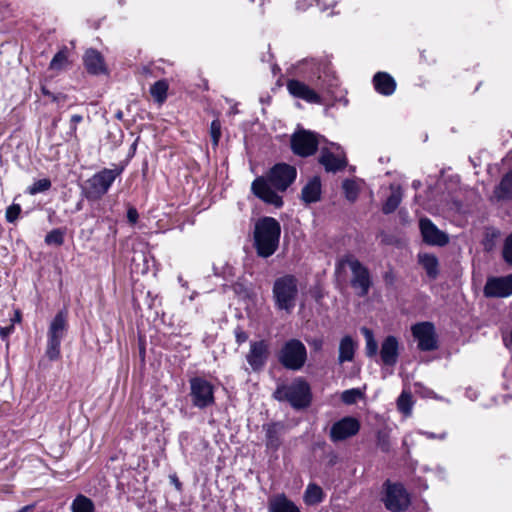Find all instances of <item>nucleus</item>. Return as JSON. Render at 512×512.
<instances>
[{"label":"nucleus","instance_id":"nucleus-28","mask_svg":"<svg viewBox=\"0 0 512 512\" xmlns=\"http://www.w3.org/2000/svg\"><path fill=\"white\" fill-rule=\"evenodd\" d=\"M494 195L500 200L512 198V170L503 176L499 185L494 190Z\"/></svg>","mask_w":512,"mask_h":512},{"label":"nucleus","instance_id":"nucleus-13","mask_svg":"<svg viewBox=\"0 0 512 512\" xmlns=\"http://www.w3.org/2000/svg\"><path fill=\"white\" fill-rule=\"evenodd\" d=\"M270 349L269 343L265 340L250 342V348L246 355V360L255 372L261 371L269 358Z\"/></svg>","mask_w":512,"mask_h":512},{"label":"nucleus","instance_id":"nucleus-30","mask_svg":"<svg viewBox=\"0 0 512 512\" xmlns=\"http://www.w3.org/2000/svg\"><path fill=\"white\" fill-rule=\"evenodd\" d=\"M72 512H95L93 501L83 494L77 495L71 503Z\"/></svg>","mask_w":512,"mask_h":512},{"label":"nucleus","instance_id":"nucleus-57","mask_svg":"<svg viewBox=\"0 0 512 512\" xmlns=\"http://www.w3.org/2000/svg\"><path fill=\"white\" fill-rule=\"evenodd\" d=\"M332 147H335L336 149H339L338 146H336L335 144H331Z\"/></svg>","mask_w":512,"mask_h":512},{"label":"nucleus","instance_id":"nucleus-17","mask_svg":"<svg viewBox=\"0 0 512 512\" xmlns=\"http://www.w3.org/2000/svg\"><path fill=\"white\" fill-rule=\"evenodd\" d=\"M286 86L289 93L295 98L312 104H321L322 102L321 96L304 82L291 79L287 81Z\"/></svg>","mask_w":512,"mask_h":512},{"label":"nucleus","instance_id":"nucleus-53","mask_svg":"<svg viewBox=\"0 0 512 512\" xmlns=\"http://www.w3.org/2000/svg\"><path fill=\"white\" fill-rule=\"evenodd\" d=\"M41 90L45 96L52 97L53 93H51L46 87H42Z\"/></svg>","mask_w":512,"mask_h":512},{"label":"nucleus","instance_id":"nucleus-26","mask_svg":"<svg viewBox=\"0 0 512 512\" xmlns=\"http://www.w3.org/2000/svg\"><path fill=\"white\" fill-rule=\"evenodd\" d=\"M266 431V446L269 449L277 450L281 445V430L282 425L279 423H272L263 426Z\"/></svg>","mask_w":512,"mask_h":512},{"label":"nucleus","instance_id":"nucleus-3","mask_svg":"<svg viewBox=\"0 0 512 512\" xmlns=\"http://www.w3.org/2000/svg\"><path fill=\"white\" fill-rule=\"evenodd\" d=\"M298 279L292 274L276 278L273 283L272 297L276 309L290 314L298 299Z\"/></svg>","mask_w":512,"mask_h":512},{"label":"nucleus","instance_id":"nucleus-39","mask_svg":"<svg viewBox=\"0 0 512 512\" xmlns=\"http://www.w3.org/2000/svg\"><path fill=\"white\" fill-rule=\"evenodd\" d=\"M210 136L212 139L213 146H218L219 139L221 137V123L219 120H213L210 125Z\"/></svg>","mask_w":512,"mask_h":512},{"label":"nucleus","instance_id":"nucleus-15","mask_svg":"<svg viewBox=\"0 0 512 512\" xmlns=\"http://www.w3.org/2000/svg\"><path fill=\"white\" fill-rule=\"evenodd\" d=\"M484 295L489 298H505L512 295V274L488 278L484 286Z\"/></svg>","mask_w":512,"mask_h":512},{"label":"nucleus","instance_id":"nucleus-11","mask_svg":"<svg viewBox=\"0 0 512 512\" xmlns=\"http://www.w3.org/2000/svg\"><path fill=\"white\" fill-rule=\"evenodd\" d=\"M386 493L383 499L385 507L391 512H401L408 508L410 498L405 488L399 483H385Z\"/></svg>","mask_w":512,"mask_h":512},{"label":"nucleus","instance_id":"nucleus-20","mask_svg":"<svg viewBox=\"0 0 512 512\" xmlns=\"http://www.w3.org/2000/svg\"><path fill=\"white\" fill-rule=\"evenodd\" d=\"M319 162L328 172H336L343 169L347 165V161L344 155H335L328 148H322Z\"/></svg>","mask_w":512,"mask_h":512},{"label":"nucleus","instance_id":"nucleus-52","mask_svg":"<svg viewBox=\"0 0 512 512\" xmlns=\"http://www.w3.org/2000/svg\"><path fill=\"white\" fill-rule=\"evenodd\" d=\"M34 506L33 505H27V506H24L22 507L19 511L17 512H32Z\"/></svg>","mask_w":512,"mask_h":512},{"label":"nucleus","instance_id":"nucleus-21","mask_svg":"<svg viewBox=\"0 0 512 512\" xmlns=\"http://www.w3.org/2000/svg\"><path fill=\"white\" fill-rule=\"evenodd\" d=\"M375 90L385 96L392 95L396 89V82L386 72H378L373 77Z\"/></svg>","mask_w":512,"mask_h":512},{"label":"nucleus","instance_id":"nucleus-14","mask_svg":"<svg viewBox=\"0 0 512 512\" xmlns=\"http://www.w3.org/2000/svg\"><path fill=\"white\" fill-rule=\"evenodd\" d=\"M360 430V422L351 416L335 422L330 429V439L333 442L346 440L356 435Z\"/></svg>","mask_w":512,"mask_h":512},{"label":"nucleus","instance_id":"nucleus-7","mask_svg":"<svg viewBox=\"0 0 512 512\" xmlns=\"http://www.w3.org/2000/svg\"><path fill=\"white\" fill-rule=\"evenodd\" d=\"M122 173V168H104L87 180L85 196L90 200L100 199L107 193L115 179Z\"/></svg>","mask_w":512,"mask_h":512},{"label":"nucleus","instance_id":"nucleus-40","mask_svg":"<svg viewBox=\"0 0 512 512\" xmlns=\"http://www.w3.org/2000/svg\"><path fill=\"white\" fill-rule=\"evenodd\" d=\"M377 446L381 449L383 452H388L390 449V440L388 433L384 431H379L377 433Z\"/></svg>","mask_w":512,"mask_h":512},{"label":"nucleus","instance_id":"nucleus-33","mask_svg":"<svg viewBox=\"0 0 512 512\" xmlns=\"http://www.w3.org/2000/svg\"><path fill=\"white\" fill-rule=\"evenodd\" d=\"M361 332L364 335L365 341H366V347H365L366 355L368 357L375 356L378 351V344L374 338L373 332L366 327H362Z\"/></svg>","mask_w":512,"mask_h":512},{"label":"nucleus","instance_id":"nucleus-42","mask_svg":"<svg viewBox=\"0 0 512 512\" xmlns=\"http://www.w3.org/2000/svg\"><path fill=\"white\" fill-rule=\"evenodd\" d=\"M21 212V207L18 204H13L9 206L6 210V219L8 222L13 223Z\"/></svg>","mask_w":512,"mask_h":512},{"label":"nucleus","instance_id":"nucleus-49","mask_svg":"<svg viewBox=\"0 0 512 512\" xmlns=\"http://www.w3.org/2000/svg\"><path fill=\"white\" fill-rule=\"evenodd\" d=\"M309 6L308 2L306 0H299L296 3V7L298 10H305Z\"/></svg>","mask_w":512,"mask_h":512},{"label":"nucleus","instance_id":"nucleus-8","mask_svg":"<svg viewBox=\"0 0 512 512\" xmlns=\"http://www.w3.org/2000/svg\"><path fill=\"white\" fill-rule=\"evenodd\" d=\"M278 360L286 369L300 370L307 360L305 345L298 339L288 340L280 349Z\"/></svg>","mask_w":512,"mask_h":512},{"label":"nucleus","instance_id":"nucleus-36","mask_svg":"<svg viewBox=\"0 0 512 512\" xmlns=\"http://www.w3.org/2000/svg\"><path fill=\"white\" fill-rule=\"evenodd\" d=\"M64 242V232L61 229H53L45 236L47 245L60 246Z\"/></svg>","mask_w":512,"mask_h":512},{"label":"nucleus","instance_id":"nucleus-27","mask_svg":"<svg viewBox=\"0 0 512 512\" xmlns=\"http://www.w3.org/2000/svg\"><path fill=\"white\" fill-rule=\"evenodd\" d=\"M390 190L391 194L382 206V211L384 214H390L394 212L400 205L403 198V192L400 186L391 185Z\"/></svg>","mask_w":512,"mask_h":512},{"label":"nucleus","instance_id":"nucleus-37","mask_svg":"<svg viewBox=\"0 0 512 512\" xmlns=\"http://www.w3.org/2000/svg\"><path fill=\"white\" fill-rule=\"evenodd\" d=\"M342 187L346 198L351 202L355 201L358 195L356 183L353 180L347 179L343 182Z\"/></svg>","mask_w":512,"mask_h":512},{"label":"nucleus","instance_id":"nucleus-25","mask_svg":"<svg viewBox=\"0 0 512 512\" xmlns=\"http://www.w3.org/2000/svg\"><path fill=\"white\" fill-rule=\"evenodd\" d=\"M418 261L426 271L427 276L434 280L439 275V262L435 255L429 253H420Z\"/></svg>","mask_w":512,"mask_h":512},{"label":"nucleus","instance_id":"nucleus-24","mask_svg":"<svg viewBox=\"0 0 512 512\" xmlns=\"http://www.w3.org/2000/svg\"><path fill=\"white\" fill-rule=\"evenodd\" d=\"M357 343L349 335L344 336L339 343L338 362H351L354 359Z\"/></svg>","mask_w":512,"mask_h":512},{"label":"nucleus","instance_id":"nucleus-47","mask_svg":"<svg viewBox=\"0 0 512 512\" xmlns=\"http://www.w3.org/2000/svg\"><path fill=\"white\" fill-rule=\"evenodd\" d=\"M82 119H83V118H82V116H81V115H78V114L73 115V116L71 117V120H70V121H71V130H72V132H73V133H75V132H76V125H77L78 123H80V122L82 121Z\"/></svg>","mask_w":512,"mask_h":512},{"label":"nucleus","instance_id":"nucleus-12","mask_svg":"<svg viewBox=\"0 0 512 512\" xmlns=\"http://www.w3.org/2000/svg\"><path fill=\"white\" fill-rule=\"evenodd\" d=\"M412 335L421 351H432L437 348L435 327L431 322H420L411 327Z\"/></svg>","mask_w":512,"mask_h":512},{"label":"nucleus","instance_id":"nucleus-45","mask_svg":"<svg viewBox=\"0 0 512 512\" xmlns=\"http://www.w3.org/2000/svg\"><path fill=\"white\" fill-rule=\"evenodd\" d=\"M420 433L422 435L426 436L428 439H440V440L445 439L446 435H447L446 432H443L441 434H435V433L428 432V431H421Z\"/></svg>","mask_w":512,"mask_h":512},{"label":"nucleus","instance_id":"nucleus-6","mask_svg":"<svg viewBox=\"0 0 512 512\" xmlns=\"http://www.w3.org/2000/svg\"><path fill=\"white\" fill-rule=\"evenodd\" d=\"M68 328L67 313L59 311L49 324L47 331V343L45 357L50 361H56L61 357V342Z\"/></svg>","mask_w":512,"mask_h":512},{"label":"nucleus","instance_id":"nucleus-2","mask_svg":"<svg viewBox=\"0 0 512 512\" xmlns=\"http://www.w3.org/2000/svg\"><path fill=\"white\" fill-rule=\"evenodd\" d=\"M281 226L272 217L259 219L254 228V248L257 255L268 258L273 255L279 246Z\"/></svg>","mask_w":512,"mask_h":512},{"label":"nucleus","instance_id":"nucleus-44","mask_svg":"<svg viewBox=\"0 0 512 512\" xmlns=\"http://www.w3.org/2000/svg\"><path fill=\"white\" fill-rule=\"evenodd\" d=\"M235 338H236V342H237L238 344H242V343H244V342H246V341H247V339H248V335H247V333H246L245 331H243L242 329L237 328V329L235 330Z\"/></svg>","mask_w":512,"mask_h":512},{"label":"nucleus","instance_id":"nucleus-19","mask_svg":"<svg viewBox=\"0 0 512 512\" xmlns=\"http://www.w3.org/2000/svg\"><path fill=\"white\" fill-rule=\"evenodd\" d=\"M83 61L90 74L99 75L107 72L104 58L96 49H88L84 54Z\"/></svg>","mask_w":512,"mask_h":512},{"label":"nucleus","instance_id":"nucleus-56","mask_svg":"<svg viewBox=\"0 0 512 512\" xmlns=\"http://www.w3.org/2000/svg\"><path fill=\"white\" fill-rule=\"evenodd\" d=\"M418 185H419V182H417V181H414V182H413V187H414V188H417V187H418Z\"/></svg>","mask_w":512,"mask_h":512},{"label":"nucleus","instance_id":"nucleus-9","mask_svg":"<svg viewBox=\"0 0 512 512\" xmlns=\"http://www.w3.org/2000/svg\"><path fill=\"white\" fill-rule=\"evenodd\" d=\"M322 137L312 131L299 129L291 136V149L301 157L313 155L321 143Z\"/></svg>","mask_w":512,"mask_h":512},{"label":"nucleus","instance_id":"nucleus-51","mask_svg":"<svg viewBox=\"0 0 512 512\" xmlns=\"http://www.w3.org/2000/svg\"><path fill=\"white\" fill-rule=\"evenodd\" d=\"M20 321H21V314H20L19 311H16L14 317L11 319V322L13 324H15V323L20 322Z\"/></svg>","mask_w":512,"mask_h":512},{"label":"nucleus","instance_id":"nucleus-29","mask_svg":"<svg viewBox=\"0 0 512 512\" xmlns=\"http://www.w3.org/2000/svg\"><path fill=\"white\" fill-rule=\"evenodd\" d=\"M324 493L320 486L317 484H309L304 492V502L307 505H316L323 501Z\"/></svg>","mask_w":512,"mask_h":512},{"label":"nucleus","instance_id":"nucleus-1","mask_svg":"<svg viewBox=\"0 0 512 512\" xmlns=\"http://www.w3.org/2000/svg\"><path fill=\"white\" fill-rule=\"evenodd\" d=\"M296 175L295 167L279 163L271 168L267 178H256L252 182L251 189L264 202L281 207L283 205L282 197L276 191H285L293 183Z\"/></svg>","mask_w":512,"mask_h":512},{"label":"nucleus","instance_id":"nucleus-32","mask_svg":"<svg viewBox=\"0 0 512 512\" xmlns=\"http://www.w3.org/2000/svg\"><path fill=\"white\" fill-rule=\"evenodd\" d=\"M168 84L165 80L155 82L151 88L150 93L158 103H163L167 97Z\"/></svg>","mask_w":512,"mask_h":512},{"label":"nucleus","instance_id":"nucleus-18","mask_svg":"<svg viewBox=\"0 0 512 512\" xmlns=\"http://www.w3.org/2000/svg\"><path fill=\"white\" fill-rule=\"evenodd\" d=\"M399 356V342L396 337H386L380 349L381 361L386 366H394Z\"/></svg>","mask_w":512,"mask_h":512},{"label":"nucleus","instance_id":"nucleus-46","mask_svg":"<svg viewBox=\"0 0 512 512\" xmlns=\"http://www.w3.org/2000/svg\"><path fill=\"white\" fill-rule=\"evenodd\" d=\"M138 217H139V215H138V212H137V210L135 208L131 207V208L128 209V211H127V218L129 220V222H131L133 224L136 223L137 220H138Z\"/></svg>","mask_w":512,"mask_h":512},{"label":"nucleus","instance_id":"nucleus-16","mask_svg":"<svg viewBox=\"0 0 512 512\" xmlns=\"http://www.w3.org/2000/svg\"><path fill=\"white\" fill-rule=\"evenodd\" d=\"M424 242L429 245L444 246L449 242V237L439 230L428 218H422L419 222Z\"/></svg>","mask_w":512,"mask_h":512},{"label":"nucleus","instance_id":"nucleus-55","mask_svg":"<svg viewBox=\"0 0 512 512\" xmlns=\"http://www.w3.org/2000/svg\"><path fill=\"white\" fill-rule=\"evenodd\" d=\"M174 484H176L177 488H180V486H181V484L179 483V481L177 479H175Z\"/></svg>","mask_w":512,"mask_h":512},{"label":"nucleus","instance_id":"nucleus-54","mask_svg":"<svg viewBox=\"0 0 512 512\" xmlns=\"http://www.w3.org/2000/svg\"><path fill=\"white\" fill-rule=\"evenodd\" d=\"M116 118H117V119H119V120H121V119L123 118V112H122V111H118V112L116 113Z\"/></svg>","mask_w":512,"mask_h":512},{"label":"nucleus","instance_id":"nucleus-43","mask_svg":"<svg viewBox=\"0 0 512 512\" xmlns=\"http://www.w3.org/2000/svg\"><path fill=\"white\" fill-rule=\"evenodd\" d=\"M14 332V324L11 323L9 326L0 327V337L2 340L6 341L10 334Z\"/></svg>","mask_w":512,"mask_h":512},{"label":"nucleus","instance_id":"nucleus-41","mask_svg":"<svg viewBox=\"0 0 512 512\" xmlns=\"http://www.w3.org/2000/svg\"><path fill=\"white\" fill-rule=\"evenodd\" d=\"M503 258L508 264L512 265V233L505 240Z\"/></svg>","mask_w":512,"mask_h":512},{"label":"nucleus","instance_id":"nucleus-38","mask_svg":"<svg viewBox=\"0 0 512 512\" xmlns=\"http://www.w3.org/2000/svg\"><path fill=\"white\" fill-rule=\"evenodd\" d=\"M362 396V393L359 389H349L345 390L342 395L341 399L345 404H353Z\"/></svg>","mask_w":512,"mask_h":512},{"label":"nucleus","instance_id":"nucleus-34","mask_svg":"<svg viewBox=\"0 0 512 512\" xmlns=\"http://www.w3.org/2000/svg\"><path fill=\"white\" fill-rule=\"evenodd\" d=\"M412 396L409 392L403 391L397 399L398 410L406 417L411 415L412 412Z\"/></svg>","mask_w":512,"mask_h":512},{"label":"nucleus","instance_id":"nucleus-22","mask_svg":"<svg viewBox=\"0 0 512 512\" xmlns=\"http://www.w3.org/2000/svg\"><path fill=\"white\" fill-rule=\"evenodd\" d=\"M321 198V181L320 178L315 176L310 179L307 184L302 188L301 199L304 203L310 204L318 202Z\"/></svg>","mask_w":512,"mask_h":512},{"label":"nucleus","instance_id":"nucleus-4","mask_svg":"<svg viewBox=\"0 0 512 512\" xmlns=\"http://www.w3.org/2000/svg\"><path fill=\"white\" fill-rule=\"evenodd\" d=\"M278 401H287L294 409H303L310 405L312 400L311 388L302 378H295L290 384H282L274 392Z\"/></svg>","mask_w":512,"mask_h":512},{"label":"nucleus","instance_id":"nucleus-35","mask_svg":"<svg viewBox=\"0 0 512 512\" xmlns=\"http://www.w3.org/2000/svg\"><path fill=\"white\" fill-rule=\"evenodd\" d=\"M51 185V181L48 178L39 179L27 188V193L30 195H36L38 193L48 191L51 188Z\"/></svg>","mask_w":512,"mask_h":512},{"label":"nucleus","instance_id":"nucleus-31","mask_svg":"<svg viewBox=\"0 0 512 512\" xmlns=\"http://www.w3.org/2000/svg\"><path fill=\"white\" fill-rule=\"evenodd\" d=\"M68 64V50L67 48H63L54 55L49 64V69L54 71H61L65 69L68 66Z\"/></svg>","mask_w":512,"mask_h":512},{"label":"nucleus","instance_id":"nucleus-5","mask_svg":"<svg viewBox=\"0 0 512 512\" xmlns=\"http://www.w3.org/2000/svg\"><path fill=\"white\" fill-rule=\"evenodd\" d=\"M348 266L351 271L350 284L360 297H365L372 286L370 272L357 258L352 255H345L337 262V268Z\"/></svg>","mask_w":512,"mask_h":512},{"label":"nucleus","instance_id":"nucleus-23","mask_svg":"<svg viewBox=\"0 0 512 512\" xmlns=\"http://www.w3.org/2000/svg\"><path fill=\"white\" fill-rule=\"evenodd\" d=\"M269 512H301L297 505L284 494L272 497L268 502Z\"/></svg>","mask_w":512,"mask_h":512},{"label":"nucleus","instance_id":"nucleus-50","mask_svg":"<svg viewBox=\"0 0 512 512\" xmlns=\"http://www.w3.org/2000/svg\"><path fill=\"white\" fill-rule=\"evenodd\" d=\"M51 98H52V101L59 102L61 100L64 101L66 97L62 94H57V95L53 94Z\"/></svg>","mask_w":512,"mask_h":512},{"label":"nucleus","instance_id":"nucleus-48","mask_svg":"<svg viewBox=\"0 0 512 512\" xmlns=\"http://www.w3.org/2000/svg\"><path fill=\"white\" fill-rule=\"evenodd\" d=\"M309 345L316 351H319L322 349V346H323V341L322 339H313L312 341L309 342Z\"/></svg>","mask_w":512,"mask_h":512},{"label":"nucleus","instance_id":"nucleus-10","mask_svg":"<svg viewBox=\"0 0 512 512\" xmlns=\"http://www.w3.org/2000/svg\"><path fill=\"white\" fill-rule=\"evenodd\" d=\"M189 384L193 406L204 409L214 404V386L209 381L202 377H193Z\"/></svg>","mask_w":512,"mask_h":512}]
</instances>
